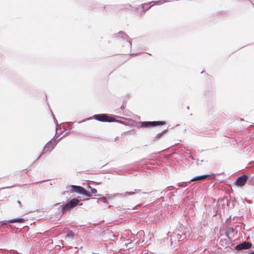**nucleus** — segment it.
<instances>
[{"mask_svg": "<svg viewBox=\"0 0 254 254\" xmlns=\"http://www.w3.org/2000/svg\"><path fill=\"white\" fill-rule=\"evenodd\" d=\"M66 190L71 192H76L81 194H84L87 196L89 197L91 196L90 192H88L85 189L80 186L74 185L68 186L66 187Z\"/></svg>", "mask_w": 254, "mask_h": 254, "instance_id": "nucleus-1", "label": "nucleus"}, {"mask_svg": "<svg viewBox=\"0 0 254 254\" xmlns=\"http://www.w3.org/2000/svg\"><path fill=\"white\" fill-rule=\"evenodd\" d=\"M94 119L101 122H112L116 121L114 117L106 114L95 115Z\"/></svg>", "mask_w": 254, "mask_h": 254, "instance_id": "nucleus-2", "label": "nucleus"}, {"mask_svg": "<svg viewBox=\"0 0 254 254\" xmlns=\"http://www.w3.org/2000/svg\"><path fill=\"white\" fill-rule=\"evenodd\" d=\"M79 202V200L73 198L71 200H70L69 202L64 205L63 207V210H66L67 209H69L75 206H76L78 203Z\"/></svg>", "mask_w": 254, "mask_h": 254, "instance_id": "nucleus-3", "label": "nucleus"}, {"mask_svg": "<svg viewBox=\"0 0 254 254\" xmlns=\"http://www.w3.org/2000/svg\"><path fill=\"white\" fill-rule=\"evenodd\" d=\"M248 179V177L246 175H243L240 177L237 180L236 184L240 187H242L245 185Z\"/></svg>", "mask_w": 254, "mask_h": 254, "instance_id": "nucleus-4", "label": "nucleus"}, {"mask_svg": "<svg viewBox=\"0 0 254 254\" xmlns=\"http://www.w3.org/2000/svg\"><path fill=\"white\" fill-rule=\"evenodd\" d=\"M252 245L249 242H245L236 247V249L238 250H246L250 248Z\"/></svg>", "mask_w": 254, "mask_h": 254, "instance_id": "nucleus-5", "label": "nucleus"}, {"mask_svg": "<svg viewBox=\"0 0 254 254\" xmlns=\"http://www.w3.org/2000/svg\"><path fill=\"white\" fill-rule=\"evenodd\" d=\"M164 123L163 122H144L142 123L143 127L156 126L158 125H162Z\"/></svg>", "mask_w": 254, "mask_h": 254, "instance_id": "nucleus-6", "label": "nucleus"}, {"mask_svg": "<svg viewBox=\"0 0 254 254\" xmlns=\"http://www.w3.org/2000/svg\"><path fill=\"white\" fill-rule=\"evenodd\" d=\"M24 221V219L23 218H18V219H11V220H10L8 221H6V222H0V223H1V225H3V224H6L7 223H15V222H18V223H22Z\"/></svg>", "mask_w": 254, "mask_h": 254, "instance_id": "nucleus-7", "label": "nucleus"}, {"mask_svg": "<svg viewBox=\"0 0 254 254\" xmlns=\"http://www.w3.org/2000/svg\"><path fill=\"white\" fill-rule=\"evenodd\" d=\"M207 175H202V176H197V177L192 178V179L190 180V181H198V180H200L204 179L206 178L207 177Z\"/></svg>", "mask_w": 254, "mask_h": 254, "instance_id": "nucleus-8", "label": "nucleus"}, {"mask_svg": "<svg viewBox=\"0 0 254 254\" xmlns=\"http://www.w3.org/2000/svg\"><path fill=\"white\" fill-rule=\"evenodd\" d=\"M133 192H126V193H120V194H118V195H122V196H125L127 194H128V195H130V194H133Z\"/></svg>", "mask_w": 254, "mask_h": 254, "instance_id": "nucleus-9", "label": "nucleus"}, {"mask_svg": "<svg viewBox=\"0 0 254 254\" xmlns=\"http://www.w3.org/2000/svg\"><path fill=\"white\" fill-rule=\"evenodd\" d=\"M72 233L71 232H70L69 233H68L67 234H66V237H72Z\"/></svg>", "mask_w": 254, "mask_h": 254, "instance_id": "nucleus-10", "label": "nucleus"}, {"mask_svg": "<svg viewBox=\"0 0 254 254\" xmlns=\"http://www.w3.org/2000/svg\"><path fill=\"white\" fill-rule=\"evenodd\" d=\"M96 192H97V190L95 189H92L91 190V193H96Z\"/></svg>", "mask_w": 254, "mask_h": 254, "instance_id": "nucleus-11", "label": "nucleus"}, {"mask_svg": "<svg viewBox=\"0 0 254 254\" xmlns=\"http://www.w3.org/2000/svg\"><path fill=\"white\" fill-rule=\"evenodd\" d=\"M17 203H19V204H20V203H21V202H20V201L19 200H18V201H17Z\"/></svg>", "mask_w": 254, "mask_h": 254, "instance_id": "nucleus-12", "label": "nucleus"}, {"mask_svg": "<svg viewBox=\"0 0 254 254\" xmlns=\"http://www.w3.org/2000/svg\"><path fill=\"white\" fill-rule=\"evenodd\" d=\"M250 254H254V252H251Z\"/></svg>", "mask_w": 254, "mask_h": 254, "instance_id": "nucleus-13", "label": "nucleus"}]
</instances>
